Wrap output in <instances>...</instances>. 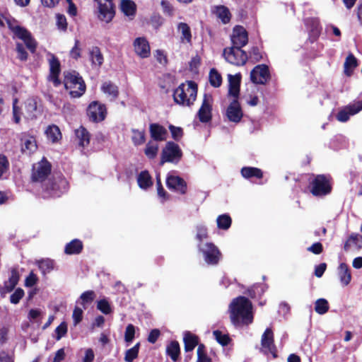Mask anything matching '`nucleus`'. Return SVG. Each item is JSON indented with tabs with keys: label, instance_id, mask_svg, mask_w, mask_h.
<instances>
[{
	"label": "nucleus",
	"instance_id": "nucleus-1",
	"mask_svg": "<svg viewBox=\"0 0 362 362\" xmlns=\"http://www.w3.org/2000/svg\"><path fill=\"white\" fill-rule=\"evenodd\" d=\"M230 318L234 325L251 324L253 321L252 305L245 296H238L233 300L230 306Z\"/></svg>",
	"mask_w": 362,
	"mask_h": 362
},
{
	"label": "nucleus",
	"instance_id": "nucleus-2",
	"mask_svg": "<svg viewBox=\"0 0 362 362\" xmlns=\"http://www.w3.org/2000/svg\"><path fill=\"white\" fill-rule=\"evenodd\" d=\"M42 188L43 198H58L68 192L69 185L64 176L59 173H54L47 179L42 184Z\"/></svg>",
	"mask_w": 362,
	"mask_h": 362
},
{
	"label": "nucleus",
	"instance_id": "nucleus-3",
	"mask_svg": "<svg viewBox=\"0 0 362 362\" xmlns=\"http://www.w3.org/2000/svg\"><path fill=\"white\" fill-rule=\"evenodd\" d=\"M198 86L193 81H187V84L181 83L173 93L174 101L179 105L190 106L197 98Z\"/></svg>",
	"mask_w": 362,
	"mask_h": 362
},
{
	"label": "nucleus",
	"instance_id": "nucleus-4",
	"mask_svg": "<svg viewBox=\"0 0 362 362\" xmlns=\"http://www.w3.org/2000/svg\"><path fill=\"white\" fill-rule=\"evenodd\" d=\"M64 85L66 90H70L71 98L82 96L86 90V86L82 76L75 70L64 72Z\"/></svg>",
	"mask_w": 362,
	"mask_h": 362
},
{
	"label": "nucleus",
	"instance_id": "nucleus-5",
	"mask_svg": "<svg viewBox=\"0 0 362 362\" xmlns=\"http://www.w3.org/2000/svg\"><path fill=\"white\" fill-rule=\"evenodd\" d=\"M182 155V151L177 144L168 141L162 149L160 165H163L165 163H177Z\"/></svg>",
	"mask_w": 362,
	"mask_h": 362
},
{
	"label": "nucleus",
	"instance_id": "nucleus-6",
	"mask_svg": "<svg viewBox=\"0 0 362 362\" xmlns=\"http://www.w3.org/2000/svg\"><path fill=\"white\" fill-rule=\"evenodd\" d=\"M223 55L228 63L238 66L245 65L248 59L246 52L233 46L225 48Z\"/></svg>",
	"mask_w": 362,
	"mask_h": 362
},
{
	"label": "nucleus",
	"instance_id": "nucleus-7",
	"mask_svg": "<svg viewBox=\"0 0 362 362\" xmlns=\"http://www.w3.org/2000/svg\"><path fill=\"white\" fill-rule=\"evenodd\" d=\"M310 192L315 197L329 194L332 189L329 180L325 175H317L310 182Z\"/></svg>",
	"mask_w": 362,
	"mask_h": 362
},
{
	"label": "nucleus",
	"instance_id": "nucleus-8",
	"mask_svg": "<svg viewBox=\"0 0 362 362\" xmlns=\"http://www.w3.org/2000/svg\"><path fill=\"white\" fill-rule=\"evenodd\" d=\"M98 4V18L107 23L111 22L115 16V5L113 0H94Z\"/></svg>",
	"mask_w": 362,
	"mask_h": 362
},
{
	"label": "nucleus",
	"instance_id": "nucleus-9",
	"mask_svg": "<svg viewBox=\"0 0 362 362\" xmlns=\"http://www.w3.org/2000/svg\"><path fill=\"white\" fill-rule=\"evenodd\" d=\"M52 171L51 163L44 157L36 165H33L31 173V181L33 182H43Z\"/></svg>",
	"mask_w": 362,
	"mask_h": 362
},
{
	"label": "nucleus",
	"instance_id": "nucleus-10",
	"mask_svg": "<svg viewBox=\"0 0 362 362\" xmlns=\"http://www.w3.org/2000/svg\"><path fill=\"white\" fill-rule=\"evenodd\" d=\"M86 115L90 121L95 123L101 122L107 116V107L99 101H92L87 107Z\"/></svg>",
	"mask_w": 362,
	"mask_h": 362
},
{
	"label": "nucleus",
	"instance_id": "nucleus-11",
	"mask_svg": "<svg viewBox=\"0 0 362 362\" xmlns=\"http://www.w3.org/2000/svg\"><path fill=\"white\" fill-rule=\"evenodd\" d=\"M198 248L204 255L205 262L210 265H216L221 259L222 254L213 243H206L204 247L198 245Z\"/></svg>",
	"mask_w": 362,
	"mask_h": 362
},
{
	"label": "nucleus",
	"instance_id": "nucleus-12",
	"mask_svg": "<svg viewBox=\"0 0 362 362\" xmlns=\"http://www.w3.org/2000/svg\"><path fill=\"white\" fill-rule=\"evenodd\" d=\"M270 79V71L266 64H258L250 72V80L255 84L265 85Z\"/></svg>",
	"mask_w": 362,
	"mask_h": 362
},
{
	"label": "nucleus",
	"instance_id": "nucleus-13",
	"mask_svg": "<svg viewBox=\"0 0 362 362\" xmlns=\"http://www.w3.org/2000/svg\"><path fill=\"white\" fill-rule=\"evenodd\" d=\"M12 30L19 39L24 42L26 47L32 54L35 53L37 42L26 28L16 25L12 28Z\"/></svg>",
	"mask_w": 362,
	"mask_h": 362
},
{
	"label": "nucleus",
	"instance_id": "nucleus-14",
	"mask_svg": "<svg viewBox=\"0 0 362 362\" xmlns=\"http://www.w3.org/2000/svg\"><path fill=\"white\" fill-rule=\"evenodd\" d=\"M167 187L180 195H185L187 192V183L181 177L178 175H168L166 177Z\"/></svg>",
	"mask_w": 362,
	"mask_h": 362
},
{
	"label": "nucleus",
	"instance_id": "nucleus-15",
	"mask_svg": "<svg viewBox=\"0 0 362 362\" xmlns=\"http://www.w3.org/2000/svg\"><path fill=\"white\" fill-rule=\"evenodd\" d=\"M212 97L204 94L202 105L198 110L197 116L202 123L209 122L212 119Z\"/></svg>",
	"mask_w": 362,
	"mask_h": 362
},
{
	"label": "nucleus",
	"instance_id": "nucleus-16",
	"mask_svg": "<svg viewBox=\"0 0 362 362\" xmlns=\"http://www.w3.org/2000/svg\"><path fill=\"white\" fill-rule=\"evenodd\" d=\"M49 74L47 76V80L52 82L54 87H58L62 84L59 79V74L61 73V64L59 59L54 55L51 54L49 59Z\"/></svg>",
	"mask_w": 362,
	"mask_h": 362
},
{
	"label": "nucleus",
	"instance_id": "nucleus-17",
	"mask_svg": "<svg viewBox=\"0 0 362 362\" xmlns=\"http://www.w3.org/2000/svg\"><path fill=\"white\" fill-rule=\"evenodd\" d=\"M231 41L233 47H243L248 42V34L242 25H235L233 29Z\"/></svg>",
	"mask_w": 362,
	"mask_h": 362
},
{
	"label": "nucleus",
	"instance_id": "nucleus-18",
	"mask_svg": "<svg viewBox=\"0 0 362 362\" xmlns=\"http://www.w3.org/2000/svg\"><path fill=\"white\" fill-rule=\"evenodd\" d=\"M226 116L230 122L238 123L243 117V112L238 99H233L226 109Z\"/></svg>",
	"mask_w": 362,
	"mask_h": 362
},
{
	"label": "nucleus",
	"instance_id": "nucleus-19",
	"mask_svg": "<svg viewBox=\"0 0 362 362\" xmlns=\"http://www.w3.org/2000/svg\"><path fill=\"white\" fill-rule=\"evenodd\" d=\"M261 345L262 348L269 351L274 358L276 357V349L274 345V333L271 328H267L262 335Z\"/></svg>",
	"mask_w": 362,
	"mask_h": 362
},
{
	"label": "nucleus",
	"instance_id": "nucleus-20",
	"mask_svg": "<svg viewBox=\"0 0 362 362\" xmlns=\"http://www.w3.org/2000/svg\"><path fill=\"white\" fill-rule=\"evenodd\" d=\"M136 54L144 59L150 56L151 47L148 40L144 37H136L133 43Z\"/></svg>",
	"mask_w": 362,
	"mask_h": 362
},
{
	"label": "nucleus",
	"instance_id": "nucleus-21",
	"mask_svg": "<svg viewBox=\"0 0 362 362\" xmlns=\"http://www.w3.org/2000/svg\"><path fill=\"white\" fill-rule=\"evenodd\" d=\"M362 110V100L356 104L349 105L345 109L340 110L337 115V119L341 122H347L350 115H354Z\"/></svg>",
	"mask_w": 362,
	"mask_h": 362
},
{
	"label": "nucleus",
	"instance_id": "nucleus-22",
	"mask_svg": "<svg viewBox=\"0 0 362 362\" xmlns=\"http://www.w3.org/2000/svg\"><path fill=\"white\" fill-rule=\"evenodd\" d=\"M241 78L242 76L240 73L235 75H228V95L233 96L234 99H238L239 98Z\"/></svg>",
	"mask_w": 362,
	"mask_h": 362
},
{
	"label": "nucleus",
	"instance_id": "nucleus-23",
	"mask_svg": "<svg viewBox=\"0 0 362 362\" xmlns=\"http://www.w3.org/2000/svg\"><path fill=\"white\" fill-rule=\"evenodd\" d=\"M149 132L151 137L156 141H165L168 135L167 129L158 123L150 124Z\"/></svg>",
	"mask_w": 362,
	"mask_h": 362
},
{
	"label": "nucleus",
	"instance_id": "nucleus-24",
	"mask_svg": "<svg viewBox=\"0 0 362 362\" xmlns=\"http://www.w3.org/2000/svg\"><path fill=\"white\" fill-rule=\"evenodd\" d=\"M184 349L185 352H191L199 344V338L197 335L186 331L183 337Z\"/></svg>",
	"mask_w": 362,
	"mask_h": 362
},
{
	"label": "nucleus",
	"instance_id": "nucleus-25",
	"mask_svg": "<svg viewBox=\"0 0 362 362\" xmlns=\"http://www.w3.org/2000/svg\"><path fill=\"white\" fill-rule=\"evenodd\" d=\"M338 276L342 286H348L351 281V270L347 264L342 262L338 267Z\"/></svg>",
	"mask_w": 362,
	"mask_h": 362
},
{
	"label": "nucleus",
	"instance_id": "nucleus-26",
	"mask_svg": "<svg viewBox=\"0 0 362 362\" xmlns=\"http://www.w3.org/2000/svg\"><path fill=\"white\" fill-rule=\"evenodd\" d=\"M358 66V62L356 57L352 54L349 53L346 57L344 64V74L350 77L353 75L354 69Z\"/></svg>",
	"mask_w": 362,
	"mask_h": 362
},
{
	"label": "nucleus",
	"instance_id": "nucleus-27",
	"mask_svg": "<svg viewBox=\"0 0 362 362\" xmlns=\"http://www.w3.org/2000/svg\"><path fill=\"white\" fill-rule=\"evenodd\" d=\"M83 249V244L79 239H74L68 243L64 247V253L69 255H78Z\"/></svg>",
	"mask_w": 362,
	"mask_h": 362
},
{
	"label": "nucleus",
	"instance_id": "nucleus-28",
	"mask_svg": "<svg viewBox=\"0 0 362 362\" xmlns=\"http://www.w3.org/2000/svg\"><path fill=\"white\" fill-rule=\"evenodd\" d=\"M166 355L170 358L173 362H176L180 356V346L177 341H171L166 346Z\"/></svg>",
	"mask_w": 362,
	"mask_h": 362
},
{
	"label": "nucleus",
	"instance_id": "nucleus-29",
	"mask_svg": "<svg viewBox=\"0 0 362 362\" xmlns=\"http://www.w3.org/2000/svg\"><path fill=\"white\" fill-rule=\"evenodd\" d=\"M21 141L23 152H34L37 148L34 136L23 135L21 139Z\"/></svg>",
	"mask_w": 362,
	"mask_h": 362
},
{
	"label": "nucleus",
	"instance_id": "nucleus-30",
	"mask_svg": "<svg viewBox=\"0 0 362 362\" xmlns=\"http://www.w3.org/2000/svg\"><path fill=\"white\" fill-rule=\"evenodd\" d=\"M120 9L124 14L131 19L136 13V5L132 0H121Z\"/></svg>",
	"mask_w": 362,
	"mask_h": 362
},
{
	"label": "nucleus",
	"instance_id": "nucleus-31",
	"mask_svg": "<svg viewBox=\"0 0 362 362\" xmlns=\"http://www.w3.org/2000/svg\"><path fill=\"white\" fill-rule=\"evenodd\" d=\"M101 90L105 93L111 97V100H115L119 96V88L117 86L113 83L112 81H105L101 86Z\"/></svg>",
	"mask_w": 362,
	"mask_h": 362
},
{
	"label": "nucleus",
	"instance_id": "nucleus-32",
	"mask_svg": "<svg viewBox=\"0 0 362 362\" xmlns=\"http://www.w3.org/2000/svg\"><path fill=\"white\" fill-rule=\"evenodd\" d=\"M75 134L78 140L79 146L85 147L90 144V134L85 127L81 126L76 129Z\"/></svg>",
	"mask_w": 362,
	"mask_h": 362
},
{
	"label": "nucleus",
	"instance_id": "nucleus-33",
	"mask_svg": "<svg viewBox=\"0 0 362 362\" xmlns=\"http://www.w3.org/2000/svg\"><path fill=\"white\" fill-rule=\"evenodd\" d=\"M89 57L93 66L100 67L104 62L103 55L97 46L93 47L89 52Z\"/></svg>",
	"mask_w": 362,
	"mask_h": 362
},
{
	"label": "nucleus",
	"instance_id": "nucleus-34",
	"mask_svg": "<svg viewBox=\"0 0 362 362\" xmlns=\"http://www.w3.org/2000/svg\"><path fill=\"white\" fill-rule=\"evenodd\" d=\"M241 175L246 179L255 177L262 179L263 177V172L261 169L255 167H243L240 170Z\"/></svg>",
	"mask_w": 362,
	"mask_h": 362
},
{
	"label": "nucleus",
	"instance_id": "nucleus-35",
	"mask_svg": "<svg viewBox=\"0 0 362 362\" xmlns=\"http://www.w3.org/2000/svg\"><path fill=\"white\" fill-rule=\"evenodd\" d=\"M138 185L140 188L146 189L153 185L152 177L148 171H141L137 177Z\"/></svg>",
	"mask_w": 362,
	"mask_h": 362
},
{
	"label": "nucleus",
	"instance_id": "nucleus-36",
	"mask_svg": "<svg viewBox=\"0 0 362 362\" xmlns=\"http://www.w3.org/2000/svg\"><path fill=\"white\" fill-rule=\"evenodd\" d=\"M45 134L47 139L52 143H56L62 139V133L60 129L55 124L48 126L45 130Z\"/></svg>",
	"mask_w": 362,
	"mask_h": 362
},
{
	"label": "nucleus",
	"instance_id": "nucleus-37",
	"mask_svg": "<svg viewBox=\"0 0 362 362\" xmlns=\"http://www.w3.org/2000/svg\"><path fill=\"white\" fill-rule=\"evenodd\" d=\"M216 14L223 24L228 23L231 18V13L228 7L218 6L216 7Z\"/></svg>",
	"mask_w": 362,
	"mask_h": 362
},
{
	"label": "nucleus",
	"instance_id": "nucleus-38",
	"mask_svg": "<svg viewBox=\"0 0 362 362\" xmlns=\"http://www.w3.org/2000/svg\"><path fill=\"white\" fill-rule=\"evenodd\" d=\"M209 80L211 86L214 88H218L222 84V76L215 68L210 70Z\"/></svg>",
	"mask_w": 362,
	"mask_h": 362
},
{
	"label": "nucleus",
	"instance_id": "nucleus-39",
	"mask_svg": "<svg viewBox=\"0 0 362 362\" xmlns=\"http://www.w3.org/2000/svg\"><path fill=\"white\" fill-rule=\"evenodd\" d=\"M132 132V141L134 146H140L145 143L146 136L144 130L140 131L139 129H133Z\"/></svg>",
	"mask_w": 362,
	"mask_h": 362
},
{
	"label": "nucleus",
	"instance_id": "nucleus-40",
	"mask_svg": "<svg viewBox=\"0 0 362 362\" xmlns=\"http://www.w3.org/2000/svg\"><path fill=\"white\" fill-rule=\"evenodd\" d=\"M216 223L219 229L228 230L231 226L232 219L228 214H222L217 217Z\"/></svg>",
	"mask_w": 362,
	"mask_h": 362
},
{
	"label": "nucleus",
	"instance_id": "nucleus-41",
	"mask_svg": "<svg viewBox=\"0 0 362 362\" xmlns=\"http://www.w3.org/2000/svg\"><path fill=\"white\" fill-rule=\"evenodd\" d=\"M329 305L325 298H319L315 303V311L319 315H324L328 312Z\"/></svg>",
	"mask_w": 362,
	"mask_h": 362
},
{
	"label": "nucleus",
	"instance_id": "nucleus-42",
	"mask_svg": "<svg viewBox=\"0 0 362 362\" xmlns=\"http://www.w3.org/2000/svg\"><path fill=\"white\" fill-rule=\"evenodd\" d=\"M140 348V343H136L133 347L127 349L124 355V361L126 362H133L138 358L139 351Z\"/></svg>",
	"mask_w": 362,
	"mask_h": 362
},
{
	"label": "nucleus",
	"instance_id": "nucleus-43",
	"mask_svg": "<svg viewBox=\"0 0 362 362\" xmlns=\"http://www.w3.org/2000/svg\"><path fill=\"white\" fill-rule=\"evenodd\" d=\"M95 293L93 291L89 290L83 292L81 296V304L82 305L83 309L87 308V305L90 304L95 298Z\"/></svg>",
	"mask_w": 362,
	"mask_h": 362
},
{
	"label": "nucleus",
	"instance_id": "nucleus-44",
	"mask_svg": "<svg viewBox=\"0 0 362 362\" xmlns=\"http://www.w3.org/2000/svg\"><path fill=\"white\" fill-rule=\"evenodd\" d=\"M177 28L182 33L181 40H186L187 42H191L192 33L189 26L186 23H180Z\"/></svg>",
	"mask_w": 362,
	"mask_h": 362
},
{
	"label": "nucleus",
	"instance_id": "nucleus-45",
	"mask_svg": "<svg viewBox=\"0 0 362 362\" xmlns=\"http://www.w3.org/2000/svg\"><path fill=\"white\" fill-rule=\"evenodd\" d=\"M158 151V145L157 144H153L151 141H148L144 149V153L146 157L149 159H154Z\"/></svg>",
	"mask_w": 362,
	"mask_h": 362
},
{
	"label": "nucleus",
	"instance_id": "nucleus-46",
	"mask_svg": "<svg viewBox=\"0 0 362 362\" xmlns=\"http://www.w3.org/2000/svg\"><path fill=\"white\" fill-rule=\"evenodd\" d=\"M38 267L43 274L49 273L54 269V262L50 259H42L39 261Z\"/></svg>",
	"mask_w": 362,
	"mask_h": 362
},
{
	"label": "nucleus",
	"instance_id": "nucleus-47",
	"mask_svg": "<svg viewBox=\"0 0 362 362\" xmlns=\"http://www.w3.org/2000/svg\"><path fill=\"white\" fill-rule=\"evenodd\" d=\"M213 334L217 342L223 346H227L230 341V338L228 334H223V332L218 329L214 330Z\"/></svg>",
	"mask_w": 362,
	"mask_h": 362
},
{
	"label": "nucleus",
	"instance_id": "nucleus-48",
	"mask_svg": "<svg viewBox=\"0 0 362 362\" xmlns=\"http://www.w3.org/2000/svg\"><path fill=\"white\" fill-rule=\"evenodd\" d=\"M196 230V239L199 242V244L201 245V243L203 241V240L206 239L209 237L208 229L205 226L199 225L197 226Z\"/></svg>",
	"mask_w": 362,
	"mask_h": 362
},
{
	"label": "nucleus",
	"instance_id": "nucleus-49",
	"mask_svg": "<svg viewBox=\"0 0 362 362\" xmlns=\"http://www.w3.org/2000/svg\"><path fill=\"white\" fill-rule=\"evenodd\" d=\"M97 308L105 315H109L112 313L110 304L106 299H101L98 301Z\"/></svg>",
	"mask_w": 362,
	"mask_h": 362
},
{
	"label": "nucleus",
	"instance_id": "nucleus-50",
	"mask_svg": "<svg viewBox=\"0 0 362 362\" xmlns=\"http://www.w3.org/2000/svg\"><path fill=\"white\" fill-rule=\"evenodd\" d=\"M16 51L17 52V58L19 60L25 62L28 59V54L26 52L25 48L24 47V45L22 43H16Z\"/></svg>",
	"mask_w": 362,
	"mask_h": 362
},
{
	"label": "nucleus",
	"instance_id": "nucleus-51",
	"mask_svg": "<svg viewBox=\"0 0 362 362\" xmlns=\"http://www.w3.org/2000/svg\"><path fill=\"white\" fill-rule=\"evenodd\" d=\"M135 337V327L132 324H129L126 327L124 332V341L127 343H131Z\"/></svg>",
	"mask_w": 362,
	"mask_h": 362
},
{
	"label": "nucleus",
	"instance_id": "nucleus-52",
	"mask_svg": "<svg viewBox=\"0 0 362 362\" xmlns=\"http://www.w3.org/2000/svg\"><path fill=\"white\" fill-rule=\"evenodd\" d=\"M156 185H157V193H158V195L160 197L163 198L164 200L168 199H169V194L164 189V188L163 187V185H162V182H161L159 174L157 175V176H156Z\"/></svg>",
	"mask_w": 362,
	"mask_h": 362
},
{
	"label": "nucleus",
	"instance_id": "nucleus-53",
	"mask_svg": "<svg viewBox=\"0 0 362 362\" xmlns=\"http://www.w3.org/2000/svg\"><path fill=\"white\" fill-rule=\"evenodd\" d=\"M168 128L173 139L177 141H180L183 136V129L181 127H175L173 124H170Z\"/></svg>",
	"mask_w": 362,
	"mask_h": 362
},
{
	"label": "nucleus",
	"instance_id": "nucleus-54",
	"mask_svg": "<svg viewBox=\"0 0 362 362\" xmlns=\"http://www.w3.org/2000/svg\"><path fill=\"white\" fill-rule=\"evenodd\" d=\"M68 331L67 324L65 322H62L59 326L55 329L56 337L55 339L57 340H60L63 337H64Z\"/></svg>",
	"mask_w": 362,
	"mask_h": 362
},
{
	"label": "nucleus",
	"instance_id": "nucleus-55",
	"mask_svg": "<svg viewBox=\"0 0 362 362\" xmlns=\"http://www.w3.org/2000/svg\"><path fill=\"white\" fill-rule=\"evenodd\" d=\"M24 291L21 288H18L16 289L13 293H12L10 296V302L13 304H18L20 300L24 296Z\"/></svg>",
	"mask_w": 362,
	"mask_h": 362
},
{
	"label": "nucleus",
	"instance_id": "nucleus-56",
	"mask_svg": "<svg viewBox=\"0 0 362 362\" xmlns=\"http://www.w3.org/2000/svg\"><path fill=\"white\" fill-rule=\"evenodd\" d=\"M160 5L165 14L173 16L174 14V8L168 0H161Z\"/></svg>",
	"mask_w": 362,
	"mask_h": 362
},
{
	"label": "nucleus",
	"instance_id": "nucleus-57",
	"mask_svg": "<svg viewBox=\"0 0 362 362\" xmlns=\"http://www.w3.org/2000/svg\"><path fill=\"white\" fill-rule=\"evenodd\" d=\"M81 49L80 48V41L76 39L75 40L74 46L70 51V56L74 59H78L81 56Z\"/></svg>",
	"mask_w": 362,
	"mask_h": 362
},
{
	"label": "nucleus",
	"instance_id": "nucleus-58",
	"mask_svg": "<svg viewBox=\"0 0 362 362\" xmlns=\"http://www.w3.org/2000/svg\"><path fill=\"white\" fill-rule=\"evenodd\" d=\"M9 168V162L6 156L0 155V179Z\"/></svg>",
	"mask_w": 362,
	"mask_h": 362
},
{
	"label": "nucleus",
	"instance_id": "nucleus-59",
	"mask_svg": "<svg viewBox=\"0 0 362 362\" xmlns=\"http://www.w3.org/2000/svg\"><path fill=\"white\" fill-rule=\"evenodd\" d=\"M17 284L9 281H6L4 286L0 288L1 296H5L6 293L11 292Z\"/></svg>",
	"mask_w": 362,
	"mask_h": 362
},
{
	"label": "nucleus",
	"instance_id": "nucleus-60",
	"mask_svg": "<svg viewBox=\"0 0 362 362\" xmlns=\"http://www.w3.org/2000/svg\"><path fill=\"white\" fill-rule=\"evenodd\" d=\"M154 57L160 64L166 65L168 64V57L163 50H156Z\"/></svg>",
	"mask_w": 362,
	"mask_h": 362
},
{
	"label": "nucleus",
	"instance_id": "nucleus-61",
	"mask_svg": "<svg viewBox=\"0 0 362 362\" xmlns=\"http://www.w3.org/2000/svg\"><path fill=\"white\" fill-rule=\"evenodd\" d=\"M57 25L59 29L66 30L67 29L66 18L63 14H57Z\"/></svg>",
	"mask_w": 362,
	"mask_h": 362
},
{
	"label": "nucleus",
	"instance_id": "nucleus-62",
	"mask_svg": "<svg viewBox=\"0 0 362 362\" xmlns=\"http://www.w3.org/2000/svg\"><path fill=\"white\" fill-rule=\"evenodd\" d=\"M349 238V240L351 241V243L356 245L358 249H361L362 247V236L358 233H351Z\"/></svg>",
	"mask_w": 362,
	"mask_h": 362
},
{
	"label": "nucleus",
	"instance_id": "nucleus-63",
	"mask_svg": "<svg viewBox=\"0 0 362 362\" xmlns=\"http://www.w3.org/2000/svg\"><path fill=\"white\" fill-rule=\"evenodd\" d=\"M307 250L315 255H320L323 252V245L321 243L317 242L308 247Z\"/></svg>",
	"mask_w": 362,
	"mask_h": 362
},
{
	"label": "nucleus",
	"instance_id": "nucleus-64",
	"mask_svg": "<svg viewBox=\"0 0 362 362\" xmlns=\"http://www.w3.org/2000/svg\"><path fill=\"white\" fill-rule=\"evenodd\" d=\"M72 317L74 324H78L83 320V310L81 308L76 306L74 309Z\"/></svg>",
	"mask_w": 362,
	"mask_h": 362
}]
</instances>
